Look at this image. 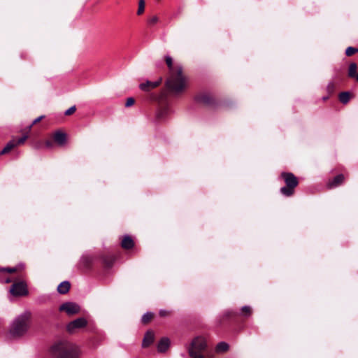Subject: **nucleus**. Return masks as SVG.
Segmentation results:
<instances>
[{"mask_svg": "<svg viewBox=\"0 0 358 358\" xmlns=\"http://www.w3.org/2000/svg\"><path fill=\"white\" fill-rule=\"evenodd\" d=\"M165 62L170 71V76L166 81V87L169 92L173 96L182 94L187 87L188 78L184 74L181 66H173L172 58L165 57Z\"/></svg>", "mask_w": 358, "mask_h": 358, "instance_id": "nucleus-1", "label": "nucleus"}, {"mask_svg": "<svg viewBox=\"0 0 358 358\" xmlns=\"http://www.w3.org/2000/svg\"><path fill=\"white\" fill-rule=\"evenodd\" d=\"M30 314L24 313L17 317L10 326L9 336L12 338L22 336L29 329Z\"/></svg>", "mask_w": 358, "mask_h": 358, "instance_id": "nucleus-2", "label": "nucleus"}, {"mask_svg": "<svg viewBox=\"0 0 358 358\" xmlns=\"http://www.w3.org/2000/svg\"><path fill=\"white\" fill-rule=\"evenodd\" d=\"M55 358H77L73 352L72 344L67 341H59L51 347Z\"/></svg>", "mask_w": 358, "mask_h": 358, "instance_id": "nucleus-3", "label": "nucleus"}, {"mask_svg": "<svg viewBox=\"0 0 358 358\" xmlns=\"http://www.w3.org/2000/svg\"><path fill=\"white\" fill-rule=\"evenodd\" d=\"M152 101L157 104V119H164L169 112V100L166 92L162 91L159 94H150L149 96Z\"/></svg>", "mask_w": 358, "mask_h": 358, "instance_id": "nucleus-4", "label": "nucleus"}, {"mask_svg": "<svg viewBox=\"0 0 358 358\" xmlns=\"http://www.w3.org/2000/svg\"><path fill=\"white\" fill-rule=\"evenodd\" d=\"M280 178L283 180L285 185L280 188V192L285 196H292L295 193L296 187L299 183L297 177L291 172H282Z\"/></svg>", "mask_w": 358, "mask_h": 358, "instance_id": "nucleus-5", "label": "nucleus"}, {"mask_svg": "<svg viewBox=\"0 0 358 358\" xmlns=\"http://www.w3.org/2000/svg\"><path fill=\"white\" fill-rule=\"evenodd\" d=\"M194 99L196 103L202 104L206 107L214 108L217 106L215 99L208 92H199L195 96Z\"/></svg>", "mask_w": 358, "mask_h": 358, "instance_id": "nucleus-6", "label": "nucleus"}, {"mask_svg": "<svg viewBox=\"0 0 358 358\" xmlns=\"http://www.w3.org/2000/svg\"><path fill=\"white\" fill-rule=\"evenodd\" d=\"M87 325V320L85 317H79L66 325V330L70 334H74L78 329L85 327Z\"/></svg>", "mask_w": 358, "mask_h": 358, "instance_id": "nucleus-7", "label": "nucleus"}, {"mask_svg": "<svg viewBox=\"0 0 358 358\" xmlns=\"http://www.w3.org/2000/svg\"><path fill=\"white\" fill-rule=\"evenodd\" d=\"M29 135L28 134L22 136L18 139H13L10 141H9L6 145L4 147V148L0 152V155H3L9 152H10L14 148L17 147V145H20L24 144V143L27 141Z\"/></svg>", "mask_w": 358, "mask_h": 358, "instance_id": "nucleus-8", "label": "nucleus"}, {"mask_svg": "<svg viewBox=\"0 0 358 358\" xmlns=\"http://www.w3.org/2000/svg\"><path fill=\"white\" fill-rule=\"evenodd\" d=\"M10 292L13 296H24L28 293L27 285L23 282L13 283L10 289Z\"/></svg>", "mask_w": 358, "mask_h": 358, "instance_id": "nucleus-9", "label": "nucleus"}, {"mask_svg": "<svg viewBox=\"0 0 358 358\" xmlns=\"http://www.w3.org/2000/svg\"><path fill=\"white\" fill-rule=\"evenodd\" d=\"M59 310L66 312L68 315H73L80 311V306L73 302H66L59 306Z\"/></svg>", "mask_w": 358, "mask_h": 358, "instance_id": "nucleus-10", "label": "nucleus"}, {"mask_svg": "<svg viewBox=\"0 0 358 358\" xmlns=\"http://www.w3.org/2000/svg\"><path fill=\"white\" fill-rule=\"evenodd\" d=\"M206 348V343L203 338L197 337L193 340L189 349H194L196 352H201Z\"/></svg>", "mask_w": 358, "mask_h": 358, "instance_id": "nucleus-11", "label": "nucleus"}, {"mask_svg": "<svg viewBox=\"0 0 358 358\" xmlns=\"http://www.w3.org/2000/svg\"><path fill=\"white\" fill-rule=\"evenodd\" d=\"M66 134L59 130L56 131L52 135L53 141L59 146H62L66 143Z\"/></svg>", "mask_w": 358, "mask_h": 358, "instance_id": "nucleus-12", "label": "nucleus"}, {"mask_svg": "<svg viewBox=\"0 0 358 358\" xmlns=\"http://www.w3.org/2000/svg\"><path fill=\"white\" fill-rule=\"evenodd\" d=\"M162 82V78H160L158 80L155 82L147 81L143 83H141L139 87L144 92H150L151 90L159 87Z\"/></svg>", "mask_w": 358, "mask_h": 358, "instance_id": "nucleus-13", "label": "nucleus"}, {"mask_svg": "<svg viewBox=\"0 0 358 358\" xmlns=\"http://www.w3.org/2000/svg\"><path fill=\"white\" fill-rule=\"evenodd\" d=\"M345 180V176L343 174H338L332 179H330L327 182V187L329 189H333L341 185Z\"/></svg>", "mask_w": 358, "mask_h": 358, "instance_id": "nucleus-14", "label": "nucleus"}, {"mask_svg": "<svg viewBox=\"0 0 358 358\" xmlns=\"http://www.w3.org/2000/svg\"><path fill=\"white\" fill-rule=\"evenodd\" d=\"M155 335L152 331H148L145 334V336L143 340L142 346L143 348L148 347L150 344H152L154 341Z\"/></svg>", "mask_w": 358, "mask_h": 358, "instance_id": "nucleus-15", "label": "nucleus"}, {"mask_svg": "<svg viewBox=\"0 0 358 358\" xmlns=\"http://www.w3.org/2000/svg\"><path fill=\"white\" fill-rule=\"evenodd\" d=\"M121 245L124 249L129 250L134 247V243L131 237L128 235H125L122 238Z\"/></svg>", "mask_w": 358, "mask_h": 358, "instance_id": "nucleus-16", "label": "nucleus"}, {"mask_svg": "<svg viewBox=\"0 0 358 358\" xmlns=\"http://www.w3.org/2000/svg\"><path fill=\"white\" fill-rule=\"evenodd\" d=\"M170 341L167 338H163L160 340L157 345V350L159 352H164L169 347Z\"/></svg>", "mask_w": 358, "mask_h": 358, "instance_id": "nucleus-17", "label": "nucleus"}, {"mask_svg": "<svg viewBox=\"0 0 358 358\" xmlns=\"http://www.w3.org/2000/svg\"><path fill=\"white\" fill-rule=\"evenodd\" d=\"M71 285L69 281L62 282L57 287V291L62 294H66L70 289Z\"/></svg>", "mask_w": 358, "mask_h": 358, "instance_id": "nucleus-18", "label": "nucleus"}, {"mask_svg": "<svg viewBox=\"0 0 358 358\" xmlns=\"http://www.w3.org/2000/svg\"><path fill=\"white\" fill-rule=\"evenodd\" d=\"M350 97L351 94L348 92H341L338 95L339 101L343 104H346L350 101Z\"/></svg>", "mask_w": 358, "mask_h": 358, "instance_id": "nucleus-19", "label": "nucleus"}, {"mask_svg": "<svg viewBox=\"0 0 358 358\" xmlns=\"http://www.w3.org/2000/svg\"><path fill=\"white\" fill-rule=\"evenodd\" d=\"M357 64L352 62L350 64L348 76L351 78H355V77L357 76Z\"/></svg>", "mask_w": 358, "mask_h": 358, "instance_id": "nucleus-20", "label": "nucleus"}, {"mask_svg": "<svg viewBox=\"0 0 358 358\" xmlns=\"http://www.w3.org/2000/svg\"><path fill=\"white\" fill-rule=\"evenodd\" d=\"M229 346L225 342H220L217 345L216 351L217 352H224L228 350Z\"/></svg>", "mask_w": 358, "mask_h": 358, "instance_id": "nucleus-21", "label": "nucleus"}, {"mask_svg": "<svg viewBox=\"0 0 358 358\" xmlns=\"http://www.w3.org/2000/svg\"><path fill=\"white\" fill-rule=\"evenodd\" d=\"M145 2L144 0H139L137 15H141L144 13Z\"/></svg>", "mask_w": 358, "mask_h": 358, "instance_id": "nucleus-22", "label": "nucleus"}, {"mask_svg": "<svg viewBox=\"0 0 358 358\" xmlns=\"http://www.w3.org/2000/svg\"><path fill=\"white\" fill-rule=\"evenodd\" d=\"M357 52H358V48H357L348 47L345 50V55L348 57H351Z\"/></svg>", "mask_w": 358, "mask_h": 358, "instance_id": "nucleus-23", "label": "nucleus"}, {"mask_svg": "<svg viewBox=\"0 0 358 358\" xmlns=\"http://www.w3.org/2000/svg\"><path fill=\"white\" fill-rule=\"evenodd\" d=\"M188 352L192 358H204L200 352H196L194 349H189Z\"/></svg>", "mask_w": 358, "mask_h": 358, "instance_id": "nucleus-24", "label": "nucleus"}, {"mask_svg": "<svg viewBox=\"0 0 358 358\" xmlns=\"http://www.w3.org/2000/svg\"><path fill=\"white\" fill-rule=\"evenodd\" d=\"M152 317H153V314L152 313H146L142 317V319H141L142 322L144 324H146L152 320Z\"/></svg>", "mask_w": 358, "mask_h": 358, "instance_id": "nucleus-25", "label": "nucleus"}, {"mask_svg": "<svg viewBox=\"0 0 358 358\" xmlns=\"http://www.w3.org/2000/svg\"><path fill=\"white\" fill-rule=\"evenodd\" d=\"M159 22V17L157 15H153L148 18V24L150 26L156 24Z\"/></svg>", "mask_w": 358, "mask_h": 358, "instance_id": "nucleus-26", "label": "nucleus"}, {"mask_svg": "<svg viewBox=\"0 0 358 358\" xmlns=\"http://www.w3.org/2000/svg\"><path fill=\"white\" fill-rule=\"evenodd\" d=\"M336 90V85L334 83H330L327 87L328 94L331 95L334 93Z\"/></svg>", "mask_w": 358, "mask_h": 358, "instance_id": "nucleus-27", "label": "nucleus"}, {"mask_svg": "<svg viewBox=\"0 0 358 358\" xmlns=\"http://www.w3.org/2000/svg\"><path fill=\"white\" fill-rule=\"evenodd\" d=\"M241 310H242L243 315L246 317L250 316L252 313L251 308L248 306H243Z\"/></svg>", "mask_w": 358, "mask_h": 358, "instance_id": "nucleus-28", "label": "nucleus"}, {"mask_svg": "<svg viewBox=\"0 0 358 358\" xmlns=\"http://www.w3.org/2000/svg\"><path fill=\"white\" fill-rule=\"evenodd\" d=\"M114 259L111 257H104L103 259V262L105 264V265L108 267H110L112 266L113 263Z\"/></svg>", "mask_w": 358, "mask_h": 358, "instance_id": "nucleus-29", "label": "nucleus"}, {"mask_svg": "<svg viewBox=\"0 0 358 358\" xmlns=\"http://www.w3.org/2000/svg\"><path fill=\"white\" fill-rule=\"evenodd\" d=\"M17 271V268H0V272L1 273H3V272H7V273H14Z\"/></svg>", "mask_w": 358, "mask_h": 358, "instance_id": "nucleus-30", "label": "nucleus"}, {"mask_svg": "<svg viewBox=\"0 0 358 358\" xmlns=\"http://www.w3.org/2000/svg\"><path fill=\"white\" fill-rule=\"evenodd\" d=\"M76 110V107L75 106H71V108H69L68 110H66L65 111V115L66 116H69V115H71L72 114H73Z\"/></svg>", "mask_w": 358, "mask_h": 358, "instance_id": "nucleus-31", "label": "nucleus"}, {"mask_svg": "<svg viewBox=\"0 0 358 358\" xmlns=\"http://www.w3.org/2000/svg\"><path fill=\"white\" fill-rule=\"evenodd\" d=\"M135 103V99L133 97H129L127 99L125 103L126 107H130Z\"/></svg>", "mask_w": 358, "mask_h": 358, "instance_id": "nucleus-32", "label": "nucleus"}, {"mask_svg": "<svg viewBox=\"0 0 358 358\" xmlns=\"http://www.w3.org/2000/svg\"><path fill=\"white\" fill-rule=\"evenodd\" d=\"M43 117H44V116H43V115H42V116H40V117H37L36 119H35V120H34V122H33L32 124H31V125H30V126L28 127V131H27V132H29V131L31 130V127H32V126H33L34 124H36L38 123L39 122H41V121L43 119Z\"/></svg>", "mask_w": 358, "mask_h": 358, "instance_id": "nucleus-33", "label": "nucleus"}, {"mask_svg": "<svg viewBox=\"0 0 358 358\" xmlns=\"http://www.w3.org/2000/svg\"><path fill=\"white\" fill-rule=\"evenodd\" d=\"M45 148H50L52 147V141H50V140H47L45 142Z\"/></svg>", "mask_w": 358, "mask_h": 358, "instance_id": "nucleus-34", "label": "nucleus"}, {"mask_svg": "<svg viewBox=\"0 0 358 358\" xmlns=\"http://www.w3.org/2000/svg\"><path fill=\"white\" fill-rule=\"evenodd\" d=\"M160 316L165 317L169 315V312L166 310H161L159 311Z\"/></svg>", "mask_w": 358, "mask_h": 358, "instance_id": "nucleus-35", "label": "nucleus"}, {"mask_svg": "<svg viewBox=\"0 0 358 358\" xmlns=\"http://www.w3.org/2000/svg\"><path fill=\"white\" fill-rule=\"evenodd\" d=\"M330 96H331V95L328 94L327 96H324V97L322 98V100H323L324 101H326L327 100H328V99H329Z\"/></svg>", "mask_w": 358, "mask_h": 358, "instance_id": "nucleus-36", "label": "nucleus"}, {"mask_svg": "<svg viewBox=\"0 0 358 358\" xmlns=\"http://www.w3.org/2000/svg\"><path fill=\"white\" fill-rule=\"evenodd\" d=\"M3 280L4 281L5 283H9L11 281L10 279L8 278H6L5 280Z\"/></svg>", "mask_w": 358, "mask_h": 358, "instance_id": "nucleus-37", "label": "nucleus"}, {"mask_svg": "<svg viewBox=\"0 0 358 358\" xmlns=\"http://www.w3.org/2000/svg\"><path fill=\"white\" fill-rule=\"evenodd\" d=\"M355 78L356 79V80L358 82V73H357V76L355 77Z\"/></svg>", "mask_w": 358, "mask_h": 358, "instance_id": "nucleus-38", "label": "nucleus"}]
</instances>
